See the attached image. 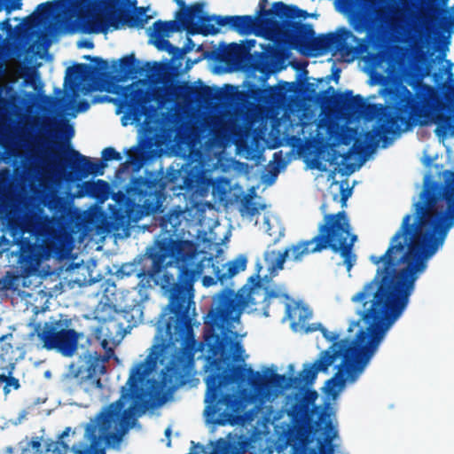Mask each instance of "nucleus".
Here are the masks:
<instances>
[{
	"mask_svg": "<svg viewBox=\"0 0 454 454\" xmlns=\"http://www.w3.org/2000/svg\"><path fill=\"white\" fill-rule=\"evenodd\" d=\"M414 215L413 223L411 215H404L382 255L370 256L377 266L375 276L352 297V301L363 306L366 329H360L352 340H339L338 333L320 327L323 337L333 342L326 350L341 349L339 357L347 364L352 380L364 372L388 328L405 310L427 260L454 226V171L444 173L443 184L425 185L414 204Z\"/></svg>",
	"mask_w": 454,
	"mask_h": 454,
	"instance_id": "f257e3e1",
	"label": "nucleus"
},
{
	"mask_svg": "<svg viewBox=\"0 0 454 454\" xmlns=\"http://www.w3.org/2000/svg\"><path fill=\"white\" fill-rule=\"evenodd\" d=\"M196 253L189 240L162 238L146 247L137 259V277L142 287L160 285L168 298L157 322L158 334L168 345L180 343L161 372V384L176 390L186 384L198 351L193 325L196 314L194 283L203 272V262H195Z\"/></svg>",
	"mask_w": 454,
	"mask_h": 454,
	"instance_id": "f03ea898",
	"label": "nucleus"
},
{
	"mask_svg": "<svg viewBox=\"0 0 454 454\" xmlns=\"http://www.w3.org/2000/svg\"><path fill=\"white\" fill-rule=\"evenodd\" d=\"M158 354L152 351L144 362L130 370L129 379L121 387V396L84 425L83 439L69 447L62 440L47 443L45 451L51 454H106V447L119 448L123 436L132 427L136 413L146 409L145 378L157 364Z\"/></svg>",
	"mask_w": 454,
	"mask_h": 454,
	"instance_id": "7ed1b4c3",
	"label": "nucleus"
},
{
	"mask_svg": "<svg viewBox=\"0 0 454 454\" xmlns=\"http://www.w3.org/2000/svg\"><path fill=\"white\" fill-rule=\"evenodd\" d=\"M278 296V292L263 286L259 274L249 277L238 292L225 287L215 296V307L211 308L204 318L203 337L209 354L215 357L212 364L216 371L221 369V359L231 356V334L233 333L231 327L239 322L244 310Z\"/></svg>",
	"mask_w": 454,
	"mask_h": 454,
	"instance_id": "20e7f679",
	"label": "nucleus"
},
{
	"mask_svg": "<svg viewBox=\"0 0 454 454\" xmlns=\"http://www.w3.org/2000/svg\"><path fill=\"white\" fill-rule=\"evenodd\" d=\"M294 376L271 373L270 376L254 372L251 367L242 365H228L220 372H211L207 380L205 413L209 419L217 425L232 424L236 414L242 407L239 396L234 393H223L222 387L233 383L247 382L259 395H262L270 387L281 390L295 388Z\"/></svg>",
	"mask_w": 454,
	"mask_h": 454,
	"instance_id": "39448f33",
	"label": "nucleus"
},
{
	"mask_svg": "<svg viewBox=\"0 0 454 454\" xmlns=\"http://www.w3.org/2000/svg\"><path fill=\"white\" fill-rule=\"evenodd\" d=\"M318 395L316 390L306 389L303 396L291 407L289 416L294 427L288 431L286 441L292 446L291 454H334L333 440L338 431L329 419V414L317 412L314 406Z\"/></svg>",
	"mask_w": 454,
	"mask_h": 454,
	"instance_id": "423d86ee",
	"label": "nucleus"
},
{
	"mask_svg": "<svg viewBox=\"0 0 454 454\" xmlns=\"http://www.w3.org/2000/svg\"><path fill=\"white\" fill-rule=\"evenodd\" d=\"M45 206L51 216L33 212L15 221V231L22 235L29 233L35 238L34 242L28 239L20 241V249L29 258L46 259L55 252L74 219L73 209L63 197L51 195Z\"/></svg>",
	"mask_w": 454,
	"mask_h": 454,
	"instance_id": "0eeeda50",
	"label": "nucleus"
},
{
	"mask_svg": "<svg viewBox=\"0 0 454 454\" xmlns=\"http://www.w3.org/2000/svg\"><path fill=\"white\" fill-rule=\"evenodd\" d=\"M351 231L349 219L345 211L327 214L318 225L317 234L311 239L301 240L293 244L279 253L274 267L282 270L287 259L301 262L305 256L310 254L330 249L335 254H340L344 260L347 270L349 271L356 262L353 247L357 236L352 234Z\"/></svg>",
	"mask_w": 454,
	"mask_h": 454,
	"instance_id": "6e6552de",
	"label": "nucleus"
},
{
	"mask_svg": "<svg viewBox=\"0 0 454 454\" xmlns=\"http://www.w3.org/2000/svg\"><path fill=\"white\" fill-rule=\"evenodd\" d=\"M322 102L327 106H333L350 115L364 116L368 120L377 119L378 125L372 130L364 133L366 145L375 148L380 140L384 146L388 141L387 135L398 134V121H405L409 117L393 114V111L381 104L367 103L361 95H353L352 90L335 91L329 86L322 94Z\"/></svg>",
	"mask_w": 454,
	"mask_h": 454,
	"instance_id": "1a4fd4ad",
	"label": "nucleus"
},
{
	"mask_svg": "<svg viewBox=\"0 0 454 454\" xmlns=\"http://www.w3.org/2000/svg\"><path fill=\"white\" fill-rule=\"evenodd\" d=\"M285 37L294 48H301L313 52L315 56L322 55L332 50L339 51L343 57H348L355 50L348 44L350 39L357 43L359 39L348 28L341 27L335 32L315 36L313 26L300 21L285 23Z\"/></svg>",
	"mask_w": 454,
	"mask_h": 454,
	"instance_id": "9d476101",
	"label": "nucleus"
},
{
	"mask_svg": "<svg viewBox=\"0 0 454 454\" xmlns=\"http://www.w3.org/2000/svg\"><path fill=\"white\" fill-rule=\"evenodd\" d=\"M205 4L197 2L176 12V18L182 23L190 35H215L219 33L218 27L229 26L239 35L251 34L256 25V20L250 15L217 16L203 13Z\"/></svg>",
	"mask_w": 454,
	"mask_h": 454,
	"instance_id": "9b49d317",
	"label": "nucleus"
},
{
	"mask_svg": "<svg viewBox=\"0 0 454 454\" xmlns=\"http://www.w3.org/2000/svg\"><path fill=\"white\" fill-rule=\"evenodd\" d=\"M166 181L154 171H145L144 176L131 179L127 189V205L139 208L141 215H151L157 211L165 200Z\"/></svg>",
	"mask_w": 454,
	"mask_h": 454,
	"instance_id": "f8f14e48",
	"label": "nucleus"
},
{
	"mask_svg": "<svg viewBox=\"0 0 454 454\" xmlns=\"http://www.w3.org/2000/svg\"><path fill=\"white\" fill-rule=\"evenodd\" d=\"M70 318H59L51 317L49 321L43 324L37 323L34 327V333L46 350H55L64 356L70 357L77 350L78 342L81 337L76 330L71 328Z\"/></svg>",
	"mask_w": 454,
	"mask_h": 454,
	"instance_id": "ddd939ff",
	"label": "nucleus"
},
{
	"mask_svg": "<svg viewBox=\"0 0 454 454\" xmlns=\"http://www.w3.org/2000/svg\"><path fill=\"white\" fill-rule=\"evenodd\" d=\"M70 318H59L51 317L49 321L43 324L37 323L34 327V333L46 350H55L64 356L70 357L77 350L78 342L81 337L76 330L71 328Z\"/></svg>",
	"mask_w": 454,
	"mask_h": 454,
	"instance_id": "4468645a",
	"label": "nucleus"
},
{
	"mask_svg": "<svg viewBox=\"0 0 454 454\" xmlns=\"http://www.w3.org/2000/svg\"><path fill=\"white\" fill-rule=\"evenodd\" d=\"M433 88L430 85L418 82L416 94L413 95L406 86H399L387 90V95L393 103V114H400L401 117H409L405 121H398V133L411 127L417 118L422 115L424 105L428 103Z\"/></svg>",
	"mask_w": 454,
	"mask_h": 454,
	"instance_id": "2eb2a0df",
	"label": "nucleus"
},
{
	"mask_svg": "<svg viewBox=\"0 0 454 454\" xmlns=\"http://www.w3.org/2000/svg\"><path fill=\"white\" fill-rule=\"evenodd\" d=\"M148 7H135L133 11L122 8L110 12L106 17L100 14L82 16L79 20L80 28L86 34L106 32L109 27L120 29L123 26L130 28L142 29L152 18L146 15Z\"/></svg>",
	"mask_w": 454,
	"mask_h": 454,
	"instance_id": "dca6fc26",
	"label": "nucleus"
},
{
	"mask_svg": "<svg viewBox=\"0 0 454 454\" xmlns=\"http://www.w3.org/2000/svg\"><path fill=\"white\" fill-rule=\"evenodd\" d=\"M59 163L65 171L67 181L82 180L89 175L102 176L106 167V163L102 160H91L90 157L82 155L70 146L67 148V156L63 159L59 158Z\"/></svg>",
	"mask_w": 454,
	"mask_h": 454,
	"instance_id": "f3484780",
	"label": "nucleus"
},
{
	"mask_svg": "<svg viewBox=\"0 0 454 454\" xmlns=\"http://www.w3.org/2000/svg\"><path fill=\"white\" fill-rule=\"evenodd\" d=\"M85 367L77 366L72 364L68 372L65 374V380L70 384L82 385L86 380L95 382L98 387L101 386L99 376L106 372V364L110 356L97 352L90 353L85 356Z\"/></svg>",
	"mask_w": 454,
	"mask_h": 454,
	"instance_id": "a211bd4d",
	"label": "nucleus"
},
{
	"mask_svg": "<svg viewBox=\"0 0 454 454\" xmlns=\"http://www.w3.org/2000/svg\"><path fill=\"white\" fill-rule=\"evenodd\" d=\"M267 0H261L262 8L260 22L266 27H270L282 33L285 36V23L293 21L294 19H306L309 14L306 11L300 9L296 5H287L283 2H275L269 10H264Z\"/></svg>",
	"mask_w": 454,
	"mask_h": 454,
	"instance_id": "6ab92c4d",
	"label": "nucleus"
},
{
	"mask_svg": "<svg viewBox=\"0 0 454 454\" xmlns=\"http://www.w3.org/2000/svg\"><path fill=\"white\" fill-rule=\"evenodd\" d=\"M341 349L324 350L312 364L305 363L302 370L297 376H294L293 381L295 382V388L312 386L319 372H325L328 368L340 356Z\"/></svg>",
	"mask_w": 454,
	"mask_h": 454,
	"instance_id": "aec40b11",
	"label": "nucleus"
},
{
	"mask_svg": "<svg viewBox=\"0 0 454 454\" xmlns=\"http://www.w3.org/2000/svg\"><path fill=\"white\" fill-rule=\"evenodd\" d=\"M12 175L8 169L0 171V214L4 215L8 223L15 236V221H19L18 215L20 210L19 200L11 189Z\"/></svg>",
	"mask_w": 454,
	"mask_h": 454,
	"instance_id": "412c9836",
	"label": "nucleus"
},
{
	"mask_svg": "<svg viewBox=\"0 0 454 454\" xmlns=\"http://www.w3.org/2000/svg\"><path fill=\"white\" fill-rule=\"evenodd\" d=\"M86 59L95 64L91 66L77 63L67 68L68 77L76 84L85 82H96L107 76L108 62L100 57L85 56Z\"/></svg>",
	"mask_w": 454,
	"mask_h": 454,
	"instance_id": "4be33fe9",
	"label": "nucleus"
},
{
	"mask_svg": "<svg viewBox=\"0 0 454 454\" xmlns=\"http://www.w3.org/2000/svg\"><path fill=\"white\" fill-rule=\"evenodd\" d=\"M152 100L151 93L145 89H132L126 98L128 112L132 114L135 121H140L143 116L148 121L156 112V108L149 105Z\"/></svg>",
	"mask_w": 454,
	"mask_h": 454,
	"instance_id": "5701e85b",
	"label": "nucleus"
},
{
	"mask_svg": "<svg viewBox=\"0 0 454 454\" xmlns=\"http://www.w3.org/2000/svg\"><path fill=\"white\" fill-rule=\"evenodd\" d=\"M207 262L208 265H211L214 273V277L204 276L202 278L203 286L208 287L216 284L217 282H220L222 285H223L224 282L228 279L231 278L240 271H244L247 268V259L246 255L239 254L234 260L223 264V269L226 268L225 272H223V270L214 264L212 258H209Z\"/></svg>",
	"mask_w": 454,
	"mask_h": 454,
	"instance_id": "b1692460",
	"label": "nucleus"
},
{
	"mask_svg": "<svg viewBox=\"0 0 454 454\" xmlns=\"http://www.w3.org/2000/svg\"><path fill=\"white\" fill-rule=\"evenodd\" d=\"M120 64V77L118 82L125 81L129 77H134L137 74L142 75L144 72L149 71L152 74H159L162 68L161 65L158 62L147 61L144 67L138 59H136L134 53L123 56L119 59Z\"/></svg>",
	"mask_w": 454,
	"mask_h": 454,
	"instance_id": "393cba45",
	"label": "nucleus"
},
{
	"mask_svg": "<svg viewBox=\"0 0 454 454\" xmlns=\"http://www.w3.org/2000/svg\"><path fill=\"white\" fill-rule=\"evenodd\" d=\"M254 39H247L241 43H231L228 44L222 51L221 60L226 63H236L246 67L249 63L253 54L250 53L252 48L255 46Z\"/></svg>",
	"mask_w": 454,
	"mask_h": 454,
	"instance_id": "a878e982",
	"label": "nucleus"
},
{
	"mask_svg": "<svg viewBox=\"0 0 454 454\" xmlns=\"http://www.w3.org/2000/svg\"><path fill=\"white\" fill-rule=\"evenodd\" d=\"M432 121L436 124L434 132L438 137L454 136V114L449 113L446 105L435 107L432 114Z\"/></svg>",
	"mask_w": 454,
	"mask_h": 454,
	"instance_id": "bb28decb",
	"label": "nucleus"
},
{
	"mask_svg": "<svg viewBox=\"0 0 454 454\" xmlns=\"http://www.w3.org/2000/svg\"><path fill=\"white\" fill-rule=\"evenodd\" d=\"M16 365L14 363L9 362L1 367L0 372V387L3 386V392L6 395L12 390L20 388V383L18 378L13 376Z\"/></svg>",
	"mask_w": 454,
	"mask_h": 454,
	"instance_id": "cd10ccee",
	"label": "nucleus"
},
{
	"mask_svg": "<svg viewBox=\"0 0 454 454\" xmlns=\"http://www.w3.org/2000/svg\"><path fill=\"white\" fill-rule=\"evenodd\" d=\"M184 94L188 98L198 101L207 102L214 98V92L211 87L207 85H186L184 87Z\"/></svg>",
	"mask_w": 454,
	"mask_h": 454,
	"instance_id": "c85d7f7f",
	"label": "nucleus"
},
{
	"mask_svg": "<svg viewBox=\"0 0 454 454\" xmlns=\"http://www.w3.org/2000/svg\"><path fill=\"white\" fill-rule=\"evenodd\" d=\"M179 29L180 27L176 20L162 21L159 20L153 23V32L150 33V35L160 39L168 35L169 33L176 32Z\"/></svg>",
	"mask_w": 454,
	"mask_h": 454,
	"instance_id": "c756f323",
	"label": "nucleus"
},
{
	"mask_svg": "<svg viewBox=\"0 0 454 454\" xmlns=\"http://www.w3.org/2000/svg\"><path fill=\"white\" fill-rule=\"evenodd\" d=\"M246 68L268 75L270 72V64L263 53H256L250 58L249 63L246 64Z\"/></svg>",
	"mask_w": 454,
	"mask_h": 454,
	"instance_id": "7c9ffc66",
	"label": "nucleus"
},
{
	"mask_svg": "<svg viewBox=\"0 0 454 454\" xmlns=\"http://www.w3.org/2000/svg\"><path fill=\"white\" fill-rule=\"evenodd\" d=\"M346 374L348 375V379L351 381H355L357 379V378H356L354 380H351V378L349 376L347 364H343V361H342L339 366V371L331 379H329L326 381L327 387L332 389L335 388V387H340V388L342 387L345 385L346 380H347V378L345 377ZM356 377H358V375Z\"/></svg>",
	"mask_w": 454,
	"mask_h": 454,
	"instance_id": "2f4dec72",
	"label": "nucleus"
},
{
	"mask_svg": "<svg viewBox=\"0 0 454 454\" xmlns=\"http://www.w3.org/2000/svg\"><path fill=\"white\" fill-rule=\"evenodd\" d=\"M92 187L91 198L104 201L108 199L110 193L109 184L102 179H98L90 185Z\"/></svg>",
	"mask_w": 454,
	"mask_h": 454,
	"instance_id": "473e14b6",
	"label": "nucleus"
},
{
	"mask_svg": "<svg viewBox=\"0 0 454 454\" xmlns=\"http://www.w3.org/2000/svg\"><path fill=\"white\" fill-rule=\"evenodd\" d=\"M12 337V333H7L0 337V356H4L13 352V346L11 343Z\"/></svg>",
	"mask_w": 454,
	"mask_h": 454,
	"instance_id": "72a5a7b5",
	"label": "nucleus"
},
{
	"mask_svg": "<svg viewBox=\"0 0 454 454\" xmlns=\"http://www.w3.org/2000/svg\"><path fill=\"white\" fill-rule=\"evenodd\" d=\"M102 160L106 163L107 161L111 160H121L122 159V156L121 153L117 152L114 147H106L105 148L102 153Z\"/></svg>",
	"mask_w": 454,
	"mask_h": 454,
	"instance_id": "f704fd0d",
	"label": "nucleus"
},
{
	"mask_svg": "<svg viewBox=\"0 0 454 454\" xmlns=\"http://www.w3.org/2000/svg\"><path fill=\"white\" fill-rule=\"evenodd\" d=\"M254 448L251 441L247 438L239 440L238 444L231 450V454H247Z\"/></svg>",
	"mask_w": 454,
	"mask_h": 454,
	"instance_id": "c9c22d12",
	"label": "nucleus"
},
{
	"mask_svg": "<svg viewBox=\"0 0 454 454\" xmlns=\"http://www.w3.org/2000/svg\"><path fill=\"white\" fill-rule=\"evenodd\" d=\"M21 454H42V443L39 439L28 442V447L22 450Z\"/></svg>",
	"mask_w": 454,
	"mask_h": 454,
	"instance_id": "e433bc0d",
	"label": "nucleus"
},
{
	"mask_svg": "<svg viewBox=\"0 0 454 454\" xmlns=\"http://www.w3.org/2000/svg\"><path fill=\"white\" fill-rule=\"evenodd\" d=\"M0 2L3 3L2 10H5L7 13L14 10H20L22 6L21 0H11V2L9 0H0Z\"/></svg>",
	"mask_w": 454,
	"mask_h": 454,
	"instance_id": "4c0bfd02",
	"label": "nucleus"
},
{
	"mask_svg": "<svg viewBox=\"0 0 454 454\" xmlns=\"http://www.w3.org/2000/svg\"><path fill=\"white\" fill-rule=\"evenodd\" d=\"M162 43L165 46L164 49L172 54L173 59H178L184 57V54H181L182 48L173 46L168 40H163Z\"/></svg>",
	"mask_w": 454,
	"mask_h": 454,
	"instance_id": "58836bf2",
	"label": "nucleus"
},
{
	"mask_svg": "<svg viewBox=\"0 0 454 454\" xmlns=\"http://www.w3.org/2000/svg\"><path fill=\"white\" fill-rule=\"evenodd\" d=\"M250 95L253 99L261 102L266 98L267 92L260 87H254L250 90Z\"/></svg>",
	"mask_w": 454,
	"mask_h": 454,
	"instance_id": "ea45409f",
	"label": "nucleus"
},
{
	"mask_svg": "<svg viewBox=\"0 0 454 454\" xmlns=\"http://www.w3.org/2000/svg\"><path fill=\"white\" fill-rule=\"evenodd\" d=\"M93 182L94 181L83 182L77 192V197H83L85 195L91 197L92 187H90V185L93 184Z\"/></svg>",
	"mask_w": 454,
	"mask_h": 454,
	"instance_id": "a19ab883",
	"label": "nucleus"
},
{
	"mask_svg": "<svg viewBox=\"0 0 454 454\" xmlns=\"http://www.w3.org/2000/svg\"><path fill=\"white\" fill-rule=\"evenodd\" d=\"M243 206L250 215H254L258 211L254 205L251 202V197L248 195L245 197Z\"/></svg>",
	"mask_w": 454,
	"mask_h": 454,
	"instance_id": "79ce46f5",
	"label": "nucleus"
},
{
	"mask_svg": "<svg viewBox=\"0 0 454 454\" xmlns=\"http://www.w3.org/2000/svg\"><path fill=\"white\" fill-rule=\"evenodd\" d=\"M61 131L67 139H70L74 136V129L68 123V121H64L61 123Z\"/></svg>",
	"mask_w": 454,
	"mask_h": 454,
	"instance_id": "37998d69",
	"label": "nucleus"
},
{
	"mask_svg": "<svg viewBox=\"0 0 454 454\" xmlns=\"http://www.w3.org/2000/svg\"><path fill=\"white\" fill-rule=\"evenodd\" d=\"M194 47H195V43L190 37H188L186 39L185 44L182 48L181 54H186V53L190 52L191 51H192V49Z\"/></svg>",
	"mask_w": 454,
	"mask_h": 454,
	"instance_id": "c03bdc74",
	"label": "nucleus"
},
{
	"mask_svg": "<svg viewBox=\"0 0 454 454\" xmlns=\"http://www.w3.org/2000/svg\"><path fill=\"white\" fill-rule=\"evenodd\" d=\"M352 189L346 188L344 189L342 186L340 188V200L342 204H345L347 200L351 196Z\"/></svg>",
	"mask_w": 454,
	"mask_h": 454,
	"instance_id": "a18cd8bd",
	"label": "nucleus"
},
{
	"mask_svg": "<svg viewBox=\"0 0 454 454\" xmlns=\"http://www.w3.org/2000/svg\"><path fill=\"white\" fill-rule=\"evenodd\" d=\"M129 160L128 162H133L137 160V156L138 154V147L134 146L130 149V151L127 152Z\"/></svg>",
	"mask_w": 454,
	"mask_h": 454,
	"instance_id": "49530a36",
	"label": "nucleus"
},
{
	"mask_svg": "<svg viewBox=\"0 0 454 454\" xmlns=\"http://www.w3.org/2000/svg\"><path fill=\"white\" fill-rule=\"evenodd\" d=\"M278 170L276 168L270 169L269 170L270 178H269V180H265L264 182H267L269 184H273V182L275 181V179L278 176Z\"/></svg>",
	"mask_w": 454,
	"mask_h": 454,
	"instance_id": "de8ad7c7",
	"label": "nucleus"
},
{
	"mask_svg": "<svg viewBox=\"0 0 454 454\" xmlns=\"http://www.w3.org/2000/svg\"><path fill=\"white\" fill-rule=\"evenodd\" d=\"M452 82H450V84L447 85L446 87V93H447V96L454 101V80L452 81Z\"/></svg>",
	"mask_w": 454,
	"mask_h": 454,
	"instance_id": "09e8293b",
	"label": "nucleus"
},
{
	"mask_svg": "<svg viewBox=\"0 0 454 454\" xmlns=\"http://www.w3.org/2000/svg\"><path fill=\"white\" fill-rule=\"evenodd\" d=\"M355 170H356V168H355L354 164L347 163V164H345V170L341 169V170H340V172H341L342 175H345V174H351Z\"/></svg>",
	"mask_w": 454,
	"mask_h": 454,
	"instance_id": "8fccbe9b",
	"label": "nucleus"
},
{
	"mask_svg": "<svg viewBox=\"0 0 454 454\" xmlns=\"http://www.w3.org/2000/svg\"><path fill=\"white\" fill-rule=\"evenodd\" d=\"M316 87L317 85L313 82H308L305 86V90L308 93L311 94V95H315L316 94Z\"/></svg>",
	"mask_w": 454,
	"mask_h": 454,
	"instance_id": "3c124183",
	"label": "nucleus"
},
{
	"mask_svg": "<svg viewBox=\"0 0 454 454\" xmlns=\"http://www.w3.org/2000/svg\"><path fill=\"white\" fill-rule=\"evenodd\" d=\"M320 327H324L323 325H321L320 324L318 325H311L309 326H308V328L306 329V332L307 333H311V332H315L317 330H319L320 331Z\"/></svg>",
	"mask_w": 454,
	"mask_h": 454,
	"instance_id": "603ef678",
	"label": "nucleus"
},
{
	"mask_svg": "<svg viewBox=\"0 0 454 454\" xmlns=\"http://www.w3.org/2000/svg\"><path fill=\"white\" fill-rule=\"evenodd\" d=\"M40 7L45 8V9H47V12H50L53 7V4L51 2H46V3L41 4L38 6V8H40Z\"/></svg>",
	"mask_w": 454,
	"mask_h": 454,
	"instance_id": "864d4df0",
	"label": "nucleus"
},
{
	"mask_svg": "<svg viewBox=\"0 0 454 454\" xmlns=\"http://www.w3.org/2000/svg\"><path fill=\"white\" fill-rule=\"evenodd\" d=\"M311 316V312L308 311L307 309H303V315L300 314L299 316V319L300 320H305L307 319L308 317H309Z\"/></svg>",
	"mask_w": 454,
	"mask_h": 454,
	"instance_id": "5fc2aeb1",
	"label": "nucleus"
},
{
	"mask_svg": "<svg viewBox=\"0 0 454 454\" xmlns=\"http://www.w3.org/2000/svg\"><path fill=\"white\" fill-rule=\"evenodd\" d=\"M354 29L361 33L364 30V26L363 24L356 23L354 25Z\"/></svg>",
	"mask_w": 454,
	"mask_h": 454,
	"instance_id": "6e6d98bb",
	"label": "nucleus"
},
{
	"mask_svg": "<svg viewBox=\"0 0 454 454\" xmlns=\"http://www.w3.org/2000/svg\"><path fill=\"white\" fill-rule=\"evenodd\" d=\"M71 431V428L70 427H67L62 433L61 434L59 435V438L60 440L68 436L69 435V433Z\"/></svg>",
	"mask_w": 454,
	"mask_h": 454,
	"instance_id": "4d7b16f0",
	"label": "nucleus"
},
{
	"mask_svg": "<svg viewBox=\"0 0 454 454\" xmlns=\"http://www.w3.org/2000/svg\"><path fill=\"white\" fill-rule=\"evenodd\" d=\"M448 66H449V68H450V69L448 70V78H449L450 80H451V79H452V76H453V74H452V72H451V70H450V69H451V67L453 66V64H452L450 61H448Z\"/></svg>",
	"mask_w": 454,
	"mask_h": 454,
	"instance_id": "13d9d810",
	"label": "nucleus"
},
{
	"mask_svg": "<svg viewBox=\"0 0 454 454\" xmlns=\"http://www.w3.org/2000/svg\"><path fill=\"white\" fill-rule=\"evenodd\" d=\"M82 46H84V47H86V48H88V49H91V48H93L94 44H93V43H92V42H90V41H84V42L82 43Z\"/></svg>",
	"mask_w": 454,
	"mask_h": 454,
	"instance_id": "bf43d9fd",
	"label": "nucleus"
},
{
	"mask_svg": "<svg viewBox=\"0 0 454 454\" xmlns=\"http://www.w3.org/2000/svg\"><path fill=\"white\" fill-rule=\"evenodd\" d=\"M199 60H200V59H196L194 61H192L191 59H187V61H186V68H191L192 67V65L197 63Z\"/></svg>",
	"mask_w": 454,
	"mask_h": 454,
	"instance_id": "052dcab7",
	"label": "nucleus"
},
{
	"mask_svg": "<svg viewBox=\"0 0 454 454\" xmlns=\"http://www.w3.org/2000/svg\"><path fill=\"white\" fill-rule=\"evenodd\" d=\"M224 450H213L209 454H224Z\"/></svg>",
	"mask_w": 454,
	"mask_h": 454,
	"instance_id": "680f3d73",
	"label": "nucleus"
},
{
	"mask_svg": "<svg viewBox=\"0 0 454 454\" xmlns=\"http://www.w3.org/2000/svg\"><path fill=\"white\" fill-rule=\"evenodd\" d=\"M1 24L4 27H10V20L9 19H5L4 20Z\"/></svg>",
	"mask_w": 454,
	"mask_h": 454,
	"instance_id": "e2e57ef3",
	"label": "nucleus"
},
{
	"mask_svg": "<svg viewBox=\"0 0 454 454\" xmlns=\"http://www.w3.org/2000/svg\"><path fill=\"white\" fill-rule=\"evenodd\" d=\"M160 226L162 228H167V220L165 218H162L160 221Z\"/></svg>",
	"mask_w": 454,
	"mask_h": 454,
	"instance_id": "0e129e2a",
	"label": "nucleus"
},
{
	"mask_svg": "<svg viewBox=\"0 0 454 454\" xmlns=\"http://www.w3.org/2000/svg\"><path fill=\"white\" fill-rule=\"evenodd\" d=\"M177 4H179L180 6L182 7H184L185 6V3L184 0H176Z\"/></svg>",
	"mask_w": 454,
	"mask_h": 454,
	"instance_id": "69168bd1",
	"label": "nucleus"
},
{
	"mask_svg": "<svg viewBox=\"0 0 454 454\" xmlns=\"http://www.w3.org/2000/svg\"><path fill=\"white\" fill-rule=\"evenodd\" d=\"M137 3V0H133V1L130 3V4H131V5H133V6H136Z\"/></svg>",
	"mask_w": 454,
	"mask_h": 454,
	"instance_id": "338daca9",
	"label": "nucleus"
},
{
	"mask_svg": "<svg viewBox=\"0 0 454 454\" xmlns=\"http://www.w3.org/2000/svg\"><path fill=\"white\" fill-rule=\"evenodd\" d=\"M82 105H84V106H85V107L83 108V110L87 109V107H88V104H87V102H82Z\"/></svg>",
	"mask_w": 454,
	"mask_h": 454,
	"instance_id": "774afa93",
	"label": "nucleus"
}]
</instances>
